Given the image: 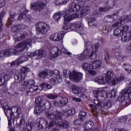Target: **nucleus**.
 <instances>
[{
	"mask_svg": "<svg viewBox=\"0 0 131 131\" xmlns=\"http://www.w3.org/2000/svg\"><path fill=\"white\" fill-rule=\"evenodd\" d=\"M14 15L13 14H10V17H9L8 21L9 22V24H12V22L14 21Z\"/></svg>",
	"mask_w": 131,
	"mask_h": 131,
	"instance_id": "69168bd1",
	"label": "nucleus"
},
{
	"mask_svg": "<svg viewBox=\"0 0 131 131\" xmlns=\"http://www.w3.org/2000/svg\"><path fill=\"white\" fill-rule=\"evenodd\" d=\"M112 77H113V73L111 71H107L105 77L107 82H112V80L111 81Z\"/></svg>",
	"mask_w": 131,
	"mask_h": 131,
	"instance_id": "72a5a7b5",
	"label": "nucleus"
},
{
	"mask_svg": "<svg viewBox=\"0 0 131 131\" xmlns=\"http://www.w3.org/2000/svg\"><path fill=\"white\" fill-rule=\"evenodd\" d=\"M85 116H86V112L81 111L79 114V119L83 121L85 120Z\"/></svg>",
	"mask_w": 131,
	"mask_h": 131,
	"instance_id": "58836bf2",
	"label": "nucleus"
},
{
	"mask_svg": "<svg viewBox=\"0 0 131 131\" xmlns=\"http://www.w3.org/2000/svg\"><path fill=\"white\" fill-rule=\"evenodd\" d=\"M68 86L72 90V92L73 94L75 95H77V94H79L81 93V89L79 88V87L77 86L76 85H74L73 84L70 83V82H68Z\"/></svg>",
	"mask_w": 131,
	"mask_h": 131,
	"instance_id": "aec40b11",
	"label": "nucleus"
},
{
	"mask_svg": "<svg viewBox=\"0 0 131 131\" xmlns=\"http://www.w3.org/2000/svg\"><path fill=\"white\" fill-rule=\"evenodd\" d=\"M63 113L67 117H69V116H71V115H73L75 113V110L72 108L69 110H63Z\"/></svg>",
	"mask_w": 131,
	"mask_h": 131,
	"instance_id": "473e14b6",
	"label": "nucleus"
},
{
	"mask_svg": "<svg viewBox=\"0 0 131 131\" xmlns=\"http://www.w3.org/2000/svg\"><path fill=\"white\" fill-rule=\"evenodd\" d=\"M122 80H124V76H120L119 78H114L112 80V83L113 85H115V84H117L120 81H122Z\"/></svg>",
	"mask_w": 131,
	"mask_h": 131,
	"instance_id": "7c9ffc66",
	"label": "nucleus"
},
{
	"mask_svg": "<svg viewBox=\"0 0 131 131\" xmlns=\"http://www.w3.org/2000/svg\"><path fill=\"white\" fill-rule=\"evenodd\" d=\"M16 124L17 127H19L20 129H25L26 125L25 124V120L23 118H18L16 120Z\"/></svg>",
	"mask_w": 131,
	"mask_h": 131,
	"instance_id": "5701e85b",
	"label": "nucleus"
},
{
	"mask_svg": "<svg viewBox=\"0 0 131 131\" xmlns=\"http://www.w3.org/2000/svg\"><path fill=\"white\" fill-rule=\"evenodd\" d=\"M27 14V11H25L23 12H21L17 18L18 21H21L23 19H25L27 21H31L32 18L30 15L26 16Z\"/></svg>",
	"mask_w": 131,
	"mask_h": 131,
	"instance_id": "b1692460",
	"label": "nucleus"
},
{
	"mask_svg": "<svg viewBox=\"0 0 131 131\" xmlns=\"http://www.w3.org/2000/svg\"><path fill=\"white\" fill-rule=\"evenodd\" d=\"M35 82L33 80H29L24 82V87L27 86V93L29 95V93H33V92L37 90V86L34 85Z\"/></svg>",
	"mask_w": 131,
	"mask_h": 131,
	"instance_id": "9d476101",
	"label": "nucleus"
},
{
	"mask_svg": "<svg viewBox=\"0 0 131 131\" xmlns=\"http://www.w3.org/2000/svg\"><path fill=\"white\" fill-rule=\"evenodd\" d=\"M120 27L121 28L122 32H123V31L127 32L129 29V27L127 25L123 26V25H121Z\"/></svg>",
	"mask_w": 131,
	"mask_h": 131,
	"instance_id": "3c124183",
	"label": "nucleus"
},
{
	"mask_svg": "<svg viewBox=\"0 0 131 131\" xmlns=\"http://www.w3.org/2000/svg\"><path fill=\"white\" fill-rule=\"evenodd\" d=\"M11 31L13 33H15L14 35V38L15 41H20V40H23L25 39L26 36H28V33L26 32H20V29L18 25L12 27Z\"/></svg>",
	"mask_w": 131,
	"mask_h": 131,
	"instance_id": "39448f33",
	"label": "nucleus"
},
{
	"mask_svg": "<svg viewBox=\"0 0 131 131\" xmlns=\"http://www.w3.org/2000/svg\"><path fill=\"white\" fill-rule=\"evenodd\" d=\"M53 105H54V106H55V107H62V104L60 103V101L59 102L58 101H57V100H53L52 102Z\"/></svg>",
	"mask_w": 131,
	"mask_h": 131,
	"instance_id": "bf43d9fd",
	"label": "nucleus"
},
{
	"mask_svg": "<svg viewBox=\"0 0 131 131\" xmlns=\"http://www.w3.org/2000/svg\"><path fill=\"white\" fill-rule=\"evenodd\" d=\"M60 103L62 107L65 106V105H67L68 104V98L66 97H62V99L60 100Z\"/></svg>",
	"mask_w": 131,
	"mask_h": 131,
	"instance_id": "79ce46f5",
	"label": "nucleus"
},
{
	"mask_svg": "<svg viewBox=\"0 0 131 131\" xmlns=\"http://www.w3.org/2000/svg\"><path fill=\"white\" fill-rule=\"evenodd\" d=\"M112 52L115 54H120V45L115 44L113 45Z\"/></svg>",
	"mask_w": 131,
	"mask_h": 131,
	"instance_id": "2f4dec72",
	"label": "nucleus"
},
{
	"mask_svg": "<svg viewBox=\"0 0 131 131\" xmlns=\"http://www.w3.org/2000/svg\"><path fill=\"white\" fill-rule=\"evenodd\" d=\"M32 40L31 39H27L23 42L18 43L15 46V48H9L4 50H2L0 52V57L4 58V57H8V56H13V55H16L18 52H23L24 51L28 45L30 46Z\"/></svg>",
	"mask_w": 131,
	"mask_h": 131,
	"instance_id": "f257e3e1",
	"label": "nucleus"
},
{
	"mask_svg": "<svg viewBox=\"0 0 131 131\" xmlns=\"http://www.w3.org/2000/svg\"><path fill=\"white\" fill-rule=\"evenodd\" d=\"M27 55H24L19 57L18 59L19 64H22V63H24V62H26L28 60V57L27 56Z\"/></svg>",
	"mask_w": 131,
	"mask_h": 131,
	"instance_id": "ea45409f",
	"label": "nucleus"
},
{
	"mask_svg": "<svg viewBox=\"0 0 131 131\" xmlns=\"http://www.w3.org/2000/svg\"><path fill=\"white\" fill-rule=\"evenodd\" d=\"M57 126L60 128L68 129L69 128V122L67 121H58Z\"/></svg>",
	"mask_w": 131,
	"mask_h": 131,
	"instance_id": "393cba45",
	"label": "nucleus"
},
{
	"mask_svg": "<svg viewBox=\"0 0 131 131\" xmlns=\"http://www.w3.org/2000/svg\"><path fill=\"white\" fill-rule=\"evenodd\" d=\"M61 17H62L61 14L58 13H55L53 15V18L55 21H59V19H61Z\"/></svg>",
	"mask_w": 131,
	"mask_h": 131,
	"instance_id": "8fccbe9b",
	"label": "nucleus"
},
{
	"mask_svg": "<svg viewBox=\"0 0 131 131\" xmlns=\"http://www.w3.org/2000/svg\"><path fill=\"white\" fill-rule=\"evenodd\" d=\"M131 115H128L127 116H125L122 117V119H120V122L121 123H125V122H126V120L127 118H130V121H131Z\"/></svg>",
	"mask_w": 131,
	"mask_h": 131,
	"instance_id": "c03bdc74",
	"label": "nucleus"
},
{
	"mask_svg": "<svg viewBox=\"0 0 131 131\" xmlns=\"http://www.w3.org/2000/svg\"><path fill=\"white\" fill-rule=\"evenodd\" d=\"M35 103L36 106L34 108V113L36 115H39L45 109H51L52 103L49 101L46 102L45 100L41 99L40 97H36Z\"/></svg>",
	"mask_w": 131,
	"mask_h": 131,
	"instance_id": "7ed1b4c3",
	"label": "nucleus"
},
{
	"mask_svg": "<svg viewBox=\"0 0 131 131\" xmlns=\"http://www.w3.org/2000/svg\"><path fill=\"white\" fill-rule=\"evenodd\" d=\"M77 2H78V1L75 0L70 5V7L69 8V12H71V13H72V12H77V11L80 9V6L78 5V4H77Z\"/></svg>",
	"mask_w": 131,
	"mask_h": 131,
	"instance_id": "a211bd4d",
	"label": "nucleus"
},
{
	"mask_svg": "<svg viewBox=\"0 0 131 131\" xmlns=\"http://www.w3.org/2000/svg\"><path fill=\"white\" fill-rule=\"evenodd\" d=\"M47 3L50 4H53L55 6H61L62 5H65L68 2V0H63L62 3H59L58 0H46Z\"/></svg>",
	"mask_w": 131,
	"mask_h": 131,
	"instance_id": "a878e982",
	"label": "nucleus"
},
{
	"mask_svg": "<svg viewBox=\"0 0 131 131\" xmlns=\"http://www.w3.org/2000/svg\"><path fill=\"white\" fill-rule=\"evenodd\" d=\"M115 58H117L118 61H122L123 60V56L120 55V53H116L115 54Z\"/></svg>",
	"mask_w": 131,
	"mask_h": 131,
	"instance_id": "6e6d98bb",
	"label": "nucleus"
},
{
	"mask_svg": "<svg viewBox=\"0 0 131 131\" xmlns=\"http://www.w3.org/2000/svg\"><path fill=\"white\" fill-rule=\"evenodd\" d=\"M51 119L49 123L47 124V125H46V128H51V127H52L53 125H55L56 124V123H57L58 121H57V120L54 119Z\"/></svg>",
	"mask_w": 131,
	"mask_h": 131,
	"instance_id": "e433bc0d",
	"label": "nucleus"
},
{
	"mask_svg": "<svg viewBox=\"0 0 131 131\" xmlns=\"http://www.w3.org/2000/svg\"><path fill=\"white\" fill-rule=\"evenodd\" d=\"M41 86L44 89H47L48 90H51L52 89V85L47 83H42L41 84Z\"/></svg>",
	"mask_w": 131,
	"mask_h": 131,
	"instance_id": "de8ad7c7",
	"label": "nucleus"
},
{
	"mask_svg": "<svg viewBox=\"0 0 131 131\" xmlns=\"http://www.w3.org/2000/svg\"><path fill=\"white\" fill-rule=\"evenodd\" d=\"M38 131H43V126H42V125L39 124L38 126Z\"/></svg>",
	"mask_w": 131,
	"mask_h": 131,
	"instance_id": "774afa93",
	"label": "nucleus"
},
{
	"mask_svg": "<svg viewBox=\"0 0 131 131\" xmlns=\"http://www.w3.org/2000/svg\"><path fill=\"white\" fill-rule=\"evenodd\" d=\"M65 35L64 32H58L57 33H55L50 35L49 38L50 40H53V41H60L63 39V37Z\"/></svg>",
	"mask_w": 131,
	"mask_h": 131,
	"instance_id": "4468645a",
	"label": "nucleus"
},
{
	"mask_svg": "<svg viewBox=\"0 0 131 131\" xmlns=\"http://www.w3.org/2000/svg\"><path fill=\"white\" fill-rule=\"evenodd\" d=\"M57 58V56L55 55V54H54V53H53V52H51L49 54V59H50V60H52V61H54V60H55V58Z\"/></svg>",
	"mask_w": 131,
	"mask_h": 131,
	"instance_id": "680f3d73",
	"label": "nucleus"
},
{
	"mask_svg": "<svg viewBox=\"0 0 131 131\" xmlns=\"http://www.w3.org/2000/svg\"><path fill=\"white\" fill-rule=\"evenodd\" d=\"M82 121H83L81 120L80 119H79V118H78V119H76L74 121V124L75 125H80Z\"/></svg>",
	"mask_w": 131,
	"mask_h": 131,
	"instance_id": "052dcab7",
	"label": "nucleus"
},
{
	"mask_svg": "<svg viewBox=\"0 0 131 131\" xmlns=\"http://www.w3.org/2000/svg\"><path fill=\"white\" fill-rule=\"evenodd\" d=\"M99 48H100V44L96 43L91 49H85L83 53L76 55V57L78 58L79 61H83V59H85L86 57H89L91 60H95L97 59V54L99 51Z\"/></svg>",
	"mask_w": 131,
	"mask_h": 131,
	"instance_id": "f03ea898",
	"label": "nucleus"
},
{
	"mask_svg": "<svg viewBox=\"0 0 131 131\" xmlns=\"http://www.w3.org/2000/svg\"><path fill=\"white\" fill-rule=\"evenodd\" d=\"M82 67L84 70H88V71H89V69H91L90 65L88 63H83Z\"/></svg>",
	"mask_w": 131,
	"mask_h": 131,
	"instance_id": "e2e57ef3",
	"label": "nucleus"
},
{
	"mask_svg": "<svg viewBox=\"0 0 131 131\" xmlns=\"http://www.w3.org/2000/svg\"><path fill=\"white\" fill-rule=\"evenodd\" d=\"M79 17V15L77 13H74L70 14L68 13L66 14L64 16V23H68V22H70L72 20L74 19H77Z\"/></svg>",
	"mask_w": 131,
	"mask_h": 131,
	"instance_id": "f3484780",
	"label": "nucleus"
},
{
	"mask_svg": "<svg viewBox=\"0 0 131 131\" xmlns=\"http://www.w3.org/2000/svg\"><path fill=\"white\" fill-rule=\"evenodd\" d=\"M121 20H123V21H128V22H130L131 21V14L130 15H126V16H122L121 18Z\"/></svg>",
	"mask_w": 131,
	"mask_h": 131,
	"instance_id": "5fc2aeb1",
	"label": "nucleus"
},
{
	"mask_svg": "<svg viewBox=\"0 0 131 131\" xmlns=\"http://www.w3.org/2000/svg\"><path fill=\"white\" fill-rule=\"evenodd\" d=\"M122 18V17L120 18V20H121L120 23H119L118 22L115 23L114 24H113L112 27H117V26H121V23H122L123 21H124V20L121 19Z\"/></svg>",
	"mask_w": 131,
	"mask_h": 131,
	"instance_id": "0e129e2a",
	"label": "nucleus"
},
{
	"mask_svg": "<svg viewBox=\"0 0 131 131\" xmlns=\"http://www.w3.org/2000/svg\"><path fill=\"white\" fill-rule=\"evenodd\" d=\"M46 115L48 119H56L57 121H58V119H62V116H63V114L57 110H55L52 114L50 113V112H46Z\"/></svg>",
	"mask_w": 131,
	"mask_h": 131,
	"instance_id": "9b49d317",
	"label": "nucleus"
},
{
	"mask_svg": "<svg viewBox=\"0 0 131 131\" xmlns=\"http://www.w3.org/2000/svg\"><path fill=\"white\" fill-rule=\"evenodd\" d=\"M122 103L123 105H125V101L129 100L131 101V83H130L129 88L123 90L121 92Z\"/></svg>",
	"mask_w": 131,
	"mask_h": 131,
	"instance_id": "1a4fd4ad",
	"label": "nucleus"
},
{
	"mask_svg": "<svg viewBox=\"0 0 131 131\" xmlns=\"http://www.w3.org/2000/svg\"><path fill=\"white\" fill-rule=\"evenodd\" d=\"M50 28V26L43 22L40 21L36 24V30L40 34H46Z\"/></svg>",
	"mask_w": 131,
	"mask_h": 131,
	"instance_id": "0eeeda50",
	"label": "nucleus"
},
{
	"mask_svg": "<svg viewBox=\"0 0 131 131\" xmlns=\"http://www.w3.org/2000/svg\"><path fill=\"white\" fill-rule=\"evenodd\" d=\"M30 69L27 67H24L21 69L20 72L14 75V79L17 83H20L25 79V75L27 72H29Z\"/></svg>",
	"mask_w": 131,
	"mask_h": 131,
	"instance_id": "423d86ee",
	"label": "nucleus"
},
{
	"mask_svg": "<svg viewBox=\"0 0 131 131\" xmlns=\"http://www.w3.org/2000/svg\"><path fill=\"white\" fill-rule=\"evenodd\" d=\"M111 107H112V102L111 101L108 100L104 103V109H110Z\"/></svg>",
	"mask_w": 131,
	"mask_h": 131,
	"instance_id": "49530a36",
	"label": "nucleus"
},
{
	"mask_svg": "<svg viewBox=\"0 0 131 131\" xmlns=\"http://www.w3.org/2000/svg\"><path fill=\"white\" fill-rule=\"evenodd\" d=\"M123 32H122V30H121V28L119 26L118 28L116 29L114 31V35L115 36H117V37H120L121 35L123 34Z\"/></svg>",
	"mask_w": 131,
	"mask_h": 131,
	"instance_id": "c756f323",
	"label": "nucleus"
},
{
	"mask_svg": "<svg viewBox=\"0 0 131 131\" xmlns=\"http://www.w3.org/2000/svg\"><path fill=\"white\" fill-rule=\"evenodd\" d=\"M45 7H46V4L41 2H33L31 4V9L39 11L42 10Z\"/></svg>",
	"mask_w": 131,
	"mask_h": 131,
	"instance_id": "dca6fc26",
	"label": "nucleus"
},
{
	"mask_svg": "<svg viewBox=\"0 0 131 131\" xmlns=\"http://www.w3.org/2000/svg\"><path fill=\"white\" fill-rule=\"evenodd\" d=\"M33 123L29 122L27 125L26 128L27 129L28 131H31L32 130V128H33Z\"/></svg>",
	"mask_w": 131,
	"mask_h": 131,
	"instance_id": "864d4df0",
	"label": "nucleus"
},
{
	"mask_svg": "<svg viewBox=\"0 0 131 131\" xmlns=\"http://www.w3.org/2000/svg\"><path fill=\"white\" fill-rule=\"evenodd\" d=\"M116 5V0H110L108 6L102 7L99 9L100 12H108L111 9H113V7Z\"/></svg>",
	"mask_w": 131,
	"mask_h": 131,
	"instance_id": "6ab92c4d",
	"label": "nucleus"
},
{
	"mask_svg": "<svg viewBox=\"0 0 131 131\" xmlns=\"http://www.w3.org/2000/svg\"><path fill=\"white\" fill-rule=\"evenodd\" d=\"M40 121H39V124H41L42 125H48V122L47 120L43 117L39 118Z\"/></svg>",
	"mask_w": 131,
	"mask_h": 131,
	"instance_id": "a18cd8bd",
	"label": "nucleus"
},
{
	"mask_svg": "<svg viewBox=\"0 0 131 131\" xmlns=\"http://www.w3.org/2000/svg\"><path fill=\"white\" fill-rule=\"evenodd\" d=\"M4 16H5V12L3 11L0 14V32H2L4 29V23L3 22Z\"/></svg>",
	"mask_w": 131,
	"mask_h": 131,
	"instance_id": "c9c22d12",
	"label": "nucleus"
},
{
	"mask_svg": "<svg viewBox=\"0 0 131 131\" xmlns=\"http://www.w3.org/2000/svg\"><path fill=\"white\" fill-rule=\"evenodd\" d=\"M95 82H97L99 84H105V83H107V80H106V78L103 76H99L96 78L95 80Z\"/></svg>",
	"mask_w": 131,
	"mask_h": 131,
	"instance_id": "cd10ccee",
	"label": "nucleus"
},
{
	"mask_svg": "<svg viewBox=\"0 0 131 131\" xmlns=\"http://www.w3.org/2000/svg\"><path fill=\"white\" fill-rule=\"evenodd\" d=\"M27 56L28 58H32L33 57H36V56H37V58L40 59L41 58H42V57L47 56V52L45 50H40L33 53L28 52L27 53Z\"/></svg>",
	"mask_w": 131,
	"mask_h": 131,
	"instance_id": "ddd939ff",
	"label": "nucleus"
},
{
	"mask_svg": "<svg viewBox=\"0 0 131 131\" xmlns=\"http://www.w3.org/2000/svg\"><path fill=\"white\" fill-rule=\"evenodd\" d=\"M80 11L82 16H85L90 12V7L88 6H84L83 8L80 7Z\"/></svg>",
	"mask_w": 131,
	"mask_h": 131,
	"instance_id": "c85d7f7f",
	"label": "nucleus"
},
{
	"mask_svg": "<svg viewBox=\"0 0 131 131\" xmlns=\"http://www.w3.org/2000/svg\"><path fill=\"white\" fill-rule=\"evenodd\" d=\"M51 52L53 53V54H54V55L56 56V57L61 55V50H60V49H59L58 47H54L52 48Z\"/></svg>",
	"mask_w": 131,
	"mask_h": 131,
	"instance_id": "f704fd0d",
	"label": "nucleus"
},
{
	"mask_svg": "<svg viewBox=\"0 0 131 131\" xmlns=\"http://www.w3.org/2000/svg\"><path fill=\"white\" fill-rule=\"evenodd\" d=\"M118 14H119V12H116L112 15H107L106 17L108 18V19H113V20H115V19H117V17H118Z\"/></svg>",
	"mask_w": 131,
	"mask_h": 131,
	"instance_id": "37998d69",
	"label": "nucleus"
},
{
	"mask_svg": "<svg viewBox=\"0 0 131 131\" xmlns=\"http://www.w3.org/2000/svg\"><path fill=\"white\" fill-rule=\"evenodd\" d=\"M54 73L58 74V70H55L54 71L45 70L39 73V77L41 78H48L54 75Z\"/></svg>",
	"mask_w": 131,
	"mask_h": 131,
	"instance_id": "2eb2a0df",
	"label": "nucleus"
},
{
	"mask_svg": "<svg viewBox=\"0 0 131 131\" xmlns=\"http://www.w3.org/2000/svg\"><path fill=\"white\" fill-rule=\"evenodd\" d=\"M15 110L16 111L15 113H17V115L19 116V115L21 114V108L15 107Z\"/></svg>",
	"mask_w": 131,
	"mask_h": 131,
	"instance_id": "338daca9",
	"label": "nucleus"
},
{
	"mask_svg": "<svg viewBox=\"0 0 131 131\" xmlns=\"http://www.w3.org/2000/svg\"><path fill=\"white\" fill-rule=\"evenodd\" d=\"M46 97L47 98H48V99H50V100H55V99H57V98H58V95L50 94L47 95Z\"/></svg>",
	"mask_w": 131,
	"mask_h": 131,
	"instance_id": "09e8293b",
	"label": "nucleus"
},
{
	"mask_svg": "<svg viewBox=\"0 0 131 131\" xmlns=\"http://www.w3.org/2000/svg\"><path fill=\"white\" fill-rule=\"evenodd\" d=\"M102 65V61L99 60H94L90 62V69H98L100 68Z\"/></svg>",
	"mask_w": 131,
	"mask_h": 131,
	"instance_id": "412c9836",
	"label": "nucleus"
},
{
	"mask_svg": "<svg viewBox=\"0 0 131 131\" xmlns=\"http://www.w3.org/2000/svg\"><path fill=\"white\" fill-rule=\"evenodd\" d=\"M85 128L92 129L93 126H94V122L92 121H88L86 122L85 124Z\"/></svg>",
	"mask_w": 131,
	"mask_h": 131,
	"instance_id": "4c0bfd02",
	"label": "nucleus"
},
{
	"mask_svg": "<svg viewBox=\"0 0 131 131\" xmlns=\"http://www.w3.org/2000/svg\"><path fill=\"white\" fill-rule=\"evenodd\" d=\"M96 23V19L94 17L89 18L88 19V24L89 26H96L97 25L95 24Z\"/></svg>",
	"mask_w": 131,
	"mask_h": 131,
	"instance_id": "a19ab883",
	"label": "nucleus"
},
{
	"mask_svg": "<svg viewBox=\"0 0 131 131\" xmlns=\"http://www.w3.org/2000/svg\"><path fill=\"white\" fill-rule=\"evenodd\" d=\"M116 91L113 90L111 91V93H108V97H110V98H115V97H116Z\"/></svg>",
	"mask_w": 131,
	"mask_h": 131,
	"instance_id": "4d7b16f0",
	"label": "nucleus"
},
{
	"mask_svg": "<svg viewBox=\"0 0 131 131\" xmlns=\"http://www.w3.org/2000/svg\"><path fill=\"white\" fill-rule=\"evenodd\" d=\"M63 28L65 32L73 30H78V31H81L82 30V26H81L80 22L74 23L71 25H66Z\"/></svg>",
	"mask_w": 131,
	"mask_h": 131,
	"instance_id": "6e6552de",
	"label": "nucleus"
},
{
	"mask_svg": "<svg viewBox=\"0 0 131 131\" xmlns=\"http://www.w3.org/2000/svg\"><path fill=\"white\" fill-rule=\"evenodd\" d=\"M94 97L97 98L98 97L102 98H109V93L104 90L103 88H98V90L93 92Z\"/></svg>",
	"mask_w": 131,
	"mask_h": 131,
	"instance_id": "f8f14e48",
	"label": "nucleus"
},
{
	"mask_svg": "<svg viewBox=\"0 0 131 131\" xmlns=\"http://www.w3.org/2000/svg\"><path fill=\"white\" fill-rule=\"evenodd\" d=\"M94 104L97 106L99 107H103V104H104V102H101L98 99L94 100Z\"/></svg>",
	"mask_w": 131,
	"mask_h": 131,
	"instance_id": "603ef678",
	"label": "nucleus"
},
{
	"mask_svg": "<svg viewBox=\"0 0 131 131\" xmlns=\"http://www.w3.org/2000/svg\"><path fill=\"white\" fill-rule=\"evenodd\" d=\"M63 76L66 78L69 77L70 80L74 81V82H80L82 80V73L77 72L76 71H69V73L67 70H63Z\"/></svg>",
	"mask_w": 131,
	"mask_h": 131,
	"instance_id": "20e7f679",
	"label": "nucleus"
},
{
	"mask_svg": "<svg viewBox=\"0 0 131 131\" xmlns=\"http://www.w3.org/2000/svg\"><path fill=\"white\" fill-rule=\"evenodd\" d=\"M3 108L4 109L5 114L6 115L8 119L12 118L13 117V111H12V109L9 108V106L6 104L5 105L3 104Z\"/></svg>",
	"mask_w": 131,
	"mask_h": 131,
	"instance_id": "4be33fe9",
	"label": "nucleus"
},
{
	"mask_svg": "<svg viewBox=\"0 0 131 131\" xmlns=\"http://www.w3.org/2000/svg\"><path fill=\"white\" fill-rule=\"evenodd\" d=\"M19 63L20 62H19V60L17 59V60H14L10 63H9L8 65L10 66V67H13V66H15V65H20Z\"/></svg>",
	"mask_w": 131,
	"mask_h": 131,
	"instance_id": "13d9d810",
	"label": "nucleus"
},
{
	"mask_svg": "<svg viewBox=\"0 0 131 131\" xmlns=\"http://www.w3.org/2000/svg\"><path fill=\"white\" fill-rule=\"evenodd\" d=\"M54 75H55L54 77H53L50 80V82L52 85H55L57 82V80H58V77L60 79H62L61 77H60V75H59V71H58V73H53Z\"/></svg>",
	"mask_w": 131,
	"mask_h": 131,
	"instance_id": "bb28decb",
	"label": "nucleus"
}]
</instances>
